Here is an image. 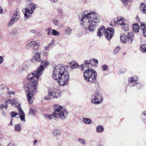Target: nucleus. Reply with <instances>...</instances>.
I'll return each instance as SVG.
<instances>
[{
    "mask_svg": "<svg viewBox=\"0 0 146 146\" xmlns=\"http://www.w3.org/2000/svg\"><path fill=\"white\" fill-rule=\"evenodd\" d=\"M49 62L45 60H43L41 62L40 66L37 68V70L31 73L27 77V78L31 81L28 86L27 91L28 100L30 104L33 103V94L35 93L37 91L36 87L39 77L41 75L45 67L48 66Z\"/></svg>",
    "mask_w": 146,
    "mask_h": 146,
    "instance_id": "f257e3e1",
    "label": "nucleus"
},
{
    "mask_svg": "<svg viewBox=\"0 0 146 146\" xmlns=\"http://www.w3.org/2000/svg\"><path fill=\"white\" fill-rule=\"evenodd\" d=\"M80 20L83 23H81L82 25H84L83 23L87 21L89 23L88 27L85 28V32L89 34L94 32L97 27L98 26L100 20V16L98 13L94 12H91L88 13L87 11H85L80 13L78 15Z\"/></svg>",
    "mask_w": 146,
    "mask_h": 146,
    "instance_id": "f03ea898",
    "label": "nucleus"
},
{
    "mask_svg": "<svg viewBox=\"0 0 146 146\" xmlns=\"http://www.w3.org/2000/svg\"><path fill=\"white\" fill-rule=\"evenodd\" d=\"M52 77L60 86L66 85L68 83L69 74L62 65L57 64L53 68Z\"/></svg>",
    "mask_w": 146,
    "mask_h": 146,
    "instance_id": "7ed1b4c3",
    "label": "nucleus"
},
{
    "mask_svg": "<svg viewBox=\"0 0 146 146\" xmlns=\"http://www.w3.org/2000/svg\"><path fill=\"white\" fill-rule=\"evenodd\" d=\"M53 107L54 110L52 114L50 115L45 114V117L46 119H50L54 116L57 119L64 120L68 114L67 110L58 104L53 105Z\"/></svg>",
    "mask_w": 146,
    "mask_h": 146,
    "instance_id": "20e7f679",
    "label": "nucleus"
},
{
    "mask_svg": "<svg viewBox=\"0 0 146 146\" xmlns=\"http://www.w3.org/2000/svg\"><path fill=\"white\" fill-rule=\"evenodd\" d=\"M84 76L85 80L87 82L96 83L97 74L95 70L90 68L86 70L84 73Z\"/></svg>",
    "mask_w": 146,
    "mask_h": 146,
    "instance_id": "39448f33",
    "label": "nucleus"
},
{
    "mask_svg": "<svg viewBox=\"0 0 146 146\" xmlns=\"http://www.w3.org/2000/svg\"><path fill=\"white\" fill-rule=\"evenodd\" d=\"M114 33L113 29L110 28L106 30L105 27L104 26H102L99 29L97 35L98 36L100 37L104 33L106 38L109 40L114 35Z\"/></svg>",
    "mask_w": 146,
    "mask_h": 146,
    "instance_id": "423d86ee",
    "label": "nucleus"
},
{
    "mask_svg": "<svg viewBox=\"0 0 146 146\" xmlns=\"http://www.w3.org/2000/svg\"><path fill=\"white\" fill-rule=\"evenodd\" d=\"M11 104L13 106L17 108L18 111L19 112V116L21 120L25 122V114L21 108L19 104L17 102V99H14L11 100Z\"/></svg>",
    "mask_w": 146,
    "mask_h": 146,
    "instance_id": "0eeeda50",
    "label": "nucleus"
},
{
    "mask_svg": "<svg viewBox=\"0 0 146 146\" xmlns=\"http://www.w3.org/2000/svg\"><path fill=\"white\" fill-rule=\"evenodd\" d=\"M91 102L94 104H99L102 102L103 98L102 95L99 93L96 92L91 96Z\"/></svg>",
    "mask_w": 146,
    "mask_h": 146,
    "instance_id": "6e6552de",
    "label": "nucleus"
},
{
    "mask_svg": "<svg viewBox=\"0 0 146 146\" xmlns=\"http://www.w3.org/2000/svg\"><path fill=\"white\" fill-rule=\"evenodd\" d=\"M36 5L31 3L29 4V6L25 9L24 14L25 17L27 19V17L31 16L33 13L34 10L36 9Z\"/></svg>",
    "mask_w": 146,
    "mask_h": 146,
    "instance_id": "1a4fd4ad",
    "label": "nucleus"
},
{
    "mask_svg": "<svg viewBox=\"0 0 146 146\" xmlns=\"http://www.w3.org/2000/svg\"><path fill=\"white\" fill-rule=\"evenodd\" d=\"M48 95L55 98H57L61 96V94L60 92L56 89H51L49 90Z\"/></svg>",
    "mask_w": 146,
    "mask_h": 146,
    "instance_id": "9d476101",
    "label": "nucleus"
},
{
    "mask_svg": "<svg viewBox=\"0 0 146 146\" xmlns=\"http://www.w3.org/2000/svg\"><path fill=\"white\" fill-rule=\"evenodd\" d=\"M40 45V42H36L35 40H33L28 43L26 45L27 47H33L34 50H36L38 49Z\"/></svg>",
    "mask_w": 146,
    "mask_h": 146,
    "instance_id": "9b49d317",
    "label": "nucleus"
},
{
    "mask_svg": "<svg viewBox=\"0 0 146 146\" xmlns=\"http://www.w3.org/2000/svg\"><path fill=\"white\" fill-rule=\"evenodd\" d=\"M138 78L137 77L133 76L129 79V85L131 86H136L137 84Z\"/></svg>",
    "mask_w": 146,
    "mask_h": 146,
    "instance_id": "f8f14e48",
    "label": "nucleus"
},
{
    "mask_svg": "<svg viewBox=\"0 0 146 146\" xmlns=\"http://www.w3.org/2000/svg\"><path fill=\"white\" fill-rule=\"evenodd\" d=\"M128 37L127 40L129 43H131L133 40L134 37L133 36V33L132 32L128 33Z\"/></svg>",
    "mask_w": 146,
    "mask_h": 146,
    "instance_id": "ddd939ff",
    "label": "nucleus"
},
{
    "mask_svg": "<svg viewBox=\"0 0 146 146\" xmlns=\"http://www.w3.org/2000/svg\"><path fill=\"white\" fill-rule=\"evenodd\" d=\"M128 36L125 34L121 33L120 35V40L121 42L123 43H126L127 41Z\"/></svg>",
    "mask_w": 146,
    "mask_h": 146,
    "instance_id": "4468645a",
    "label": "nucleus"
},
{
    "mask_svg": "<svg viewBox=\"0 0 146 146\" xmlns=\"http://www.w3.org/2000/svg\"><path fill=\"white\" fill-rule=\"evenodd\" d=\"M84 63L83 64L81 65L80 67L82 70H84L85 68H88L90 64V62L88 60H86Z\"/></svg>",
    "mask_w": 146,
    "mask_h": 146,
    "instance_id": "2eb2a0df",
    "label": "nucleus"
},
{
    "mask_svg": "<svg viewBox=\"0 0 146 146\" xmlns=\"http://www.w3.org/2000/svg\"><path fill=\"white\" fill-rule=\"evenodd\" d=\"M20 18V15L19 13L16 11L13 14L12 18L15 21H17Z\"/></svg>",
    "mask_w": 146,
    "mask_h": 146,
    "instance_id": "dca6fc26",
    "label": "nucleus"
},
{
    "mask_svg": "<svg viewBox=\"0 0 146 146\" xmlns=\"http://www.w3.org/2000/svg\"><path fill=\"white\" fill-rule=\"evenodd\" d=\"M40 53L38 52L37 53H36L34 55L33 58H34L36 62H39L40 61Z\"/></svg>",
    "mask_w": 146,
    "mask_h": 146,
    "instance_id": "f3484780",
    "label": "nucleus"
},
{
    "mask_svg": "<svg viewBox=\"0 0 146 146\" xmlns=\"http://www.w3.org/2000/svg\"><path fill=\"white\" fill-rule=\"evenodd\" d=\"M140 8L141 11H142L144 13H146V5L145 4L141 3Z\"/></svg>",
    "mask_w": 146,
    "mask_h": 146,
    "instance_id": "a211bd4d",
    "label": "nucleus"
},
{
    "mask_svg": "<svg viewBox=\"0 0 146 146\" xmlns=\"http://www.w3.org/2000/svg\"><path fill=\"white\" fill-rule=\"evenodd\" d=\"M132 28L133 31L135 32H137L139 31V27L137 23H135L133 25Z\"/></svg>",
    "mask_w": 146,
    "mask_h": 146,
    "instance_id": "6ab92c4d",
    "label": "nucleus"
},
{
    "mask_svg": "<svg viewBox=\"0 0 146 146\" xmlns=\"http://www.w3.org/2000/svg\"><path fill=\"white\" fill-rule=\"evenodd\" d=\"M140 26L141 29L143 30L144 35L145 37H146V27L145 26V24L141 23Z\"/></svg>",
    "mask_w": 146,
    "mask_h": 146,
    "instance_id": "aec40b11",
    "label": "nucleus"
},
{
    "mask_svg": "<svg viewBox=\"0 0 146 146\" xmlns=\"http://www.w3.org/2000/svg\"><path fill=\"white\" fill-rule=\"evenodd\" d=\"M70 67L72 68H76L79 66L78 64H77V62L73 61H72L70 63Z\"/></svg>",
    "mask_w": 146,
    "mask_h": 146,
    "instance_id": "412c9836",
    "label": "nucleus"
},
{
    "mask_svg": "<svg viewBox=\"0 0 146 146\" xmlns=\"http://www.w3.org/2000/svg\"><path fill=\"white\" fill-rule=\"evenodd\" d=\"M15 130L17 132H19L21 130V127L20 124H16L14 126Z\"/></svg>",
    "mask_w": 146,
    "mask_h": 146,
    "instance_id": "4be33fe9",
    "label": "nucleus"
},
{
    "mask_svg": "<svg viewBox=\"0 0 146 146\" xmlns=\"http://www.w3.org/2000/svg\"><path fill=\"white\" fill-rule=\"evenodd\" d=\"M29 66L27 65L23 64L21 68L20 69V72H23L24 71H26L29 68Z\"/></svg>",
    "mask_w": 146,
    "mask_h": 146,
    "instance_id": "5701e85b",
    "label": "nucleus"
},
{
    "mask_svg": "<svg viewBox=\"0 0 146 146\" xmlns=\"http://www.w3.org/2000/svg\"><path fill=\"white\" fill-rule=\"evenodd\" d=\"M104 128L102 125H99L97 127L96 131L99 133H101L103 131Z\"/></svg>",
    "mask_w": 146,
    "mask_h": 146,
    "instance_id": "b1692460",
    "label": "nucleus"
},
{
    "mask_svg": "<svg viewBox=\"0 0 146 146\" xmlns=\"http://www.w3.org/2000/svg\"><path fill=\"white\" fill-rule=\"evenodd\" d=\"M60 131L58 129L55 130L53 131V134L56 136H58L60 135Z\"/></svg>",
    "mask_w": 146,
    "mask_h": 146,
    "instance_id": "393cba45",
    "label": "nucleus"
},
{
    "mask_svg": "<svg viewBox=\"0 0 146 146\" xmlns=\"http://www.w3.org/2000/svg\"><path fill=\"white\" fill-rule=\"evenodd\" d=\"M121 27L122 29H123L125 31H127L128 30L129 27L128 25L125 23H124V24L122 25Z\"/></svg>",
    "mask_w": 146,
    "mask_h": 146,
    "instance_id": "a878e982",
    "label": "nucleus"
},
{
    "mask_svg": "<svg viewBox=\"0 0 146 146\" xmlns=\"http://www.w3.org/2000/svg\"><path fill=\"white\" fill-rule=\"evenodd\" d=\"M83 121L86 123L90 124L92 123V121L90 119L85 118L83 119Z\"/></svg>",
    "mask_w": 146,
    "mask_h": 146,
    "instance_id": "bb28decb",
    "label": "nucleus"
},
{
    "mask_svg": "<svg viewBox=\"0 0 146 146\" xmlns=\"http://www.w3.org/2000/svg\"><path fill=\"white\" fill-rule=\"evenodd\" d=\"M140 48L142 52L146 53V44H143L141 45Z\"/></svg>",
    "mask_w": 146,
    "mask_h": 146,
    "instance_id": "cd10ccee",
    "label": "nucleus"
},
{
    "mask_svg": "<svg viewBox=\"0 0 146 146\" xmlns=\"http://www.w3.org/2000/svg\"><path fill=\"white\" fill-rule=\"evenodd\" d=\"M36 114V111L30 108L28 113L29 115H35Z\"/></svg>",
    "mask_w": 146,
    "mask_h": 146,
    "instance_id": "c85d7f7f",
    "label": "nucleus"
},
{
    "mask_svg": "<svg viewBox=\"0 0 146 146\" xmlns=\"http://www.w3.org/2000/svg\"><path fill=\"white\" fill-rule=\"evenodd\" d=\"M52 34L53 35L55 36H58L60 34V33L58 31L54 29L52 30Z\"/></svg>",
    "mask_w": 146,
    "mask_h": 146,
    "instance_id": "c756f323",
    "label": "nucleus"
},
{
    "mask_svg": "<svg viewBox=\"0 0 146 146\" xmlns=\"http://www.w3.org/2000/svg\"><path fill=\"white\" fill-rule=\"evenodd\" d=\"M65 31L67 35H70L71 33L72 30L70 28L68 27L66 29Z\"/></svg>",
    "mask_w": 146,
    "mask_h": 146,
    "instance_id": "7c9ffc66",
    "label": "nucleus"
},
{
    "mask_svg": "<svg viewBox=\"0 0 146 146\" xmlns=\"http://www.w3.org/2000/svg\"><path fill=\"white\" fill-rule=\"evenodd\" d=\"M52 22L54 25L55 26H58L60 24L59 21L57 19H55L53 20Z\"/></svg>",
    "mask_w": 146,
    "mask_h": 146,
    "instance_id": "2f4dec72",
    "label": "nucleus"
},
{
    "mask_svg": "<svg viewBox=\"0 0 146 146\" xmlns=\"http://www.w3.org/2000/svg\"><path fill=\"white\" fill-rule=\"evenodd\" d=\"M16 22V21H15V20H14L13 19L11 18V19L10 20V21L9 22V23L8 24L7 27H10V26L12 25L14 23Z\"/></svg>",
    "mask_w": 146,
    "mask_h": 146,
    "instance_id": "473e14b6",
    "label": "nucleus"
},
{
    "mask_svg": "<svg viewBox=\"0 0 146 146\" xmlns=\"http://www.w3.org/2000/svg\"><path fill=\"white\" fill-rule=\"evenodd\" d=\"M78 141L80 143L84 145H85L86 144V141L84 139L82 138H79L78 139Z\"/></svg>",
    "mask_w": 146,
    "mask_h": 146,
    "instance_id": "72a5a7b5",
    "label": "nucleus"
},
{
    "mask_svg": "<svg viewBox=\"0 0 146 146\" xmlns=\"http://www.w3.org/2000/svg\"><path fill=\"white\" fill-rule=\"evenodd\" d=\"M52 30V29L51 27H49L48 29H46L45 31L47 32V35L50 36L51 35V31Z\"/></svg>",
    "mask_w": 146,
    "mask_h": 146,
    "instance_id": "f704fd0d",
    "label": "nucleus"
},
{
    "mask_svg": "<svg viewBox=\"0 0 146 146\" xmlns=\"http://www.w3.org/2000/svg\"><path fill=\"white\" fill-rule=\"evenodd\" d=\"M89 61L90 62V64H91V65L92 64V63L93 62H94V63L95 64H98V60H96L94 58H92Z\"/></svg>",
    "mask_w": 146,
    "mask_h": 146,
    "instance_id": "c9c22d12",
    "label": "nucleus"
},
{
    "mask_svg": "<svg viewBox=\"0 0 146 146\" xmlns=\"http://www.w3.org/2000/svg\"><path fill=\"white\" fill-rule=\"evenodd\" d=\"M10 114L12 118L15 117L16 115H18L19 114V113L15 111H11L10 112Z\"/></svg>",
    "mask_w": 146,
    "mask_h": 146,
    "instance_id": "e433bc0d",
    "label": "nucleus"
},
{
    "mask_svg": "<svg viewBox=\"0 0 146 146\" xmlns=\"http://www.w3.org/2000/svg\"><path fill=\"white\" fill-rule=\"evenodd\" d=\"M124 23L123 22V20L121 18L120 19H118L117 21V23L118 24L121 25V26L122 25L124 24Z\"/></svg>",
    "mask_w": 146,
    "mask_h": 146,
    "instance_id": "4c0bfd02",
    "label": "nucleus"
},
{
    "mask_svg": "<svg viewBox=\"0 0 146 146\" xmlns=\"http://www.w3.org/2000/svg\"><path fill=\"white\" fill-rule=\"evenodd\" d=\"M7 108V105H4L3 104H1L0 106V108L1 110H3L5 108Z\"/></svg>",
    "mask_w": 146,
    "mask_h": 146,
    "instance_id": "58836bf2",
    "label": "nucleus"
},
{
    "mask_svg": "<svg viewBox=\"0 0 146 146\" xmlns=\"http://www.w3.org/2000/svg\"><path fill=\"white\" fill-rule=\"evenodd\" d=\"M108 68V66L106 65H103L102 66V68L103 70L106 71Z\"/></svg>",
    "mask_w": 146,
    "mask_h": 146,
    "instance_id": "ea45409f",
    "label": "nucleus"
},
{
    "mask_svg": "<svg viewBox=\"0 0 146 146\" xmlns=\"http://www.w3.org/2000/svg\"><path fill=\"white\" fill-rule=\"evenodd\" d=\"M17 33V30L16 29H14L11 31V33L14 35H16Z\"/></svg>",
    "mask_w": 146,
    "mask_h": 146,
    "instance_id": "a19ab883",
    "label": "nucleus"
},
{
    "mask_svg": "<svg viewBox=\"0 0 146 146\" xmlns=\"http://www.w3.org/2000/svg\"><path fill=\"white\" fill-rule=\"evenodd\" d=\"M126 71V69L124 68H122L120 69L119 72L120 73H124Z\"/></svg>",
    "mask_w": 146,
    "mask_h": 146,
    "instance_id": "79ce46f5",
    "label": "nucleus"
},
{
    "mask_svg": "<svg viewBox=\"0 0 146 146\" xmlns=\"http://www.w3.org/2000/svg\"><path fill=\"white\" fill-rule=\"evenodd\" d=\"M11 99H9L7 100L5 103V104L7 105V106H8V104L9 103H10L11 104Z\"/></svg>",
    "mask_w": 146,
    "mask_h": 146,
    "instance_id": "37998d69",
    "label": "nucleus"
},
{
    "mask_svg": "<svg viewBox=\"0 0 146 146\" xmlns=\"http://www.w3.org/2000/svg\"><path fill=\"white\" fill-rule=\"evenodd\" d=\"M51 45H50V44H48V45L47 46H46L45 49H44V50H49V48H50V46Z\"/></svg>",
    "mask_w": 146,
    "mask_h": 146,
    "instance_id": "c03bdc74",
    "label": "nucleus"
},
{
    "mask_svg": "<svg viewBox=\"0 0 146 146\" xmlns=\"http://www.w3.org/2000/svg\"><path fill=\"white\" fill-rule=\"evenodd\" d=\"M129 0H121L125 5H127L129 2Z\"/></svg>",
    "mask_w": 146,
    "mask_h": 146,
    "instance_id": "a18cd8bd",
    "label": "nucleus"
},
{
    "mask_svg": "<svg viewBox=\"0 0 146 146\" xmlns=\"http://www.w3.org/2000/svg\"><path fill=\"white\" fill-rule=\"evenodd\" d=\"M58 11L60 13H62L63 12L62 9L61 8H58L57 9Z\"/></svg>",
    "mask_w": 146,
    "mask_h": 146,
    "instance_id": "49530a36",
    "label": "nucleus"
},
{
    "mask_svg": "<svg viewBox=\"0 0 146 146\" xmlns=\"http://www.w3.org/2000/svg\"><path fill=\"white\" fill-rule=\"evenodd\" d=\"M136 86H137V88L138 89L140 88L142 86L140 83H138V82H137V84H136Z\"/></svg>",
    "mask_w": 146,
    "mask_h": 146,
    "instance_id": "de8ad7c7",
    "label": "nucleus"
},
{
    "mask_svg": "<svg viewBox=\"0 0 146 146\" xmlns=\"http://www.w3.org/2000/svg\"><path fill=\"white\" fill-rule=\"evenodd\" d=\"M3 58L2 56H0V64L2 63L3 61Z\"/></svg>",
    "mask_w": 146,
    "mask_h": 146,
    "instance_id": "09e8293b",
    "label": "nucleus"
},
{
    "mask_svg": "<svg viewBox=\"0 0 146 146\" xmlns=\"http://www.w3.org/2000/svg\"><path fill=\"white\" fill-rule=\"evenodd\" d=\"M116 22H115V21H111L110 24V25L111 26H114V24H115V23Z\"/></svg>",
    "mask_w": 146,
    "mask_h": 146,
    "instance_id": "8fccbe9b",
    "label": "nucleus"
},
{
    "mask_svg": "<svg viewBox=\"0 0 146 146\" xmlns=\"http://www.w3.org/2000/svg\"><path fill=\"white\" fill-rule=\"evenodd\" d=\"M30 32L33 34H35L37 33L36 31L35 30H30Z\"/></svg>",
    "mask_w": 146,
    "mask_h": 146,
    "instance_id": "3c124183",
    "label": "nucleus"
},
{
    "mask_svg": "<svg viewBox=\"0 0 146 146\" xmlns=\"http://www.w3.org/2000/svg\"><path fill=\"white\" fill-rule=\"evenodd\" d=\"M7 146H15L13 143H10Z\"/></svg>",
    "mask_w": 146,
    "mask_h": 146,
    "instance_id": "603ef678",
    "label": "nucleus"
},
{
    "mask_svg": "<svg viewBox=\"0 0 146 146\" xmlns=\"http://www.w3.org/2000/svg\"><path fill=\"white\" fill-rule=\"evenodd\" d=\"M15 93V92L13 91H10L9 92V94H13L14 95Z\"/></svg>",
    "mask_w": 146,
    "mask_h": 146,
    "instance_id": "864d4df0",
    "label": "nucleus"
},
{
    "mask_svg": "<svg viewBox=\"0 0 146 146\" xmlns=\"http://www.w3.org/2000/svg\"><path fill=\"white\" fill-rule=\"evenodd\" d=\"M4 86L3 85H1L0 86V90H2L4 88Z\"/></svg>",
    "mask_w": 146,
    "mask_h": 146,
    "instance_id": "5fc2aeb1",
    "label": "nucleus"
},
{
    "mask_svg": "<svg viewBox=\"0 0 146 146\" xmlns=\"http://www.w3.org/2000/svg\"><path fill=\"white\" fill-rule=\"evenodd\" d=\"M120 49V47L119 46H118L116 48L115 50L117 51H118Z\"/></svg>",
    "mask_w": 146,
    "mask_h": 146,
    "instance_id": "6e6d98bb",
    "label": "nucleus"
},
{
    "mask_svg": "<svg viewBox=\"0 0 146 146\" xmlns=\"http://www.w3.org/2000/svg\"><path fill=\"white\" fill-rule=\"evenodd\" d=\"M55 42V40L54 39H53L52 40L51 42V43H50L49 44H50V45H51L52 44L54 43Z\"/></svg>",
    "mask_w": 146,
    "mask_h": 146,
    "instance_id": "4d7b16f0",
    "label": "nucleus"
},
{
    "mask_svg": "<svg viewBox=\"0 0 146 146\" xmlns=\"http://www.w3.org/2000/svg\"><path fill=\"white\" fill-rule=\"evenodd\" d=\"M51 1L54 3H56L58 2L57 0H50Z\"/></svg>",
    "mask_w": 146,
    "mask_h": 146,
    "instance_id": "13d9d810",
    "label": "nucleus"
},
{
    "mask_svg": "<svg viewBox=\"0 0 146 146\" xmlns=\"http://www.w3.org/2000/svg\"><path fill=\"white\" fill-rule=\"evenodd\" d=\"M2 115L3 116H6V113L4 111L2 112Z\"/></svg>",
    "mask_w": 146,
    "mask_h": 146,
    "instance_id": "bf43d9fd",
    "label": "nucleus"
},
{
    "mask_svg": "<svg viewBox=\"0 0 146 146\" xmlns=\"http://www.w3.org/2000/svg\"><path fill=\"white\" fill-rule=\"evenodd\" d=\"M3 11L1 7H0V13L2 14Z\"/></svg>",
    "mask_w": 146,
    "mask_h": 146,
    "instance_id": "052dcab7",
    "label": "nucleus"
},
{
    "mask_svg": "<svg viewBox=\"0 0 146 146\" xmlns=\"http://www.w3.org/2000/svg\"><path fill=\"white\" fill-rule=\"evenodd\" d=\"M38 142V141L36 140H35L34 141V145L36 144Z\"/></svg>",
    "mask_w": 146,
    "mask_h": 146,
    "instance_id": "680f3d73",
    "label": "nucleus"
},
{
    "mask_svg": "<svg viewBox=\"0 0 146 146\" xmlns=\"http://www.w3.org/2000/svg\"><path fill=\"white\" fill-rule=\"evenodd\" d=\"M142 114L144 115L145 116L146 115V111H143L142 112Z\"/></svg>",
    "mask_w": 146,
    "mask_h": 146,
    "instance_id": "e2e57ef3",
    "label": "nucleus"
},
{
    "mask_svg": "<svg viewBox=\"0 0 146 146\" xmlns=\"http://www.w3.org/2000/svg\"><path fill=\"white\" fill-rule=\"evenodd\" d=\"M118 52V51H117L116 50H115L114 52H113V53L114 54H116Z\"/></svg>",
    "mask_w": 146,
    "mask_h": 146,
    "instance_id": "0e129e2a",
    "label": "nucleus"
},
{
    "mask_svg": "<svg viewBox=\"0 0 146 146\" xmlns=\"http://www.w3.org/2000/svg\"><path fill=\"white\" fill-rule=\"evenodd\" d=\"M12 119H11V120L10 123L9 124V125H13L12 123Z\"/></svg>",
    "mask_w": 146,
    "mask_h": 146,
    "instance_id": "69168bd1",
    "label": "nucleus"
},
{
    "mask_svg": "<svg viewBox=\"0 0 146 146\" xmlns=\"http://www.w3.org/2000/svg\"><path fill=\"white\" fill-rule=\"evenodd\" d=\"M44 54L45 56H47L48 55V53H44Z\"/></svg>",
    "mask_w": 146,
    "mask_h": 146,
    "instance_id": "338daca9",
    "label": "nucleus"
},
{
    "mask_svg": "<svg viewBox=\"0 0 146 146\" xmlns=\"http://www.w3.org/2000/svg\"><path fill=\"white\" fill-rule=\"evenodd\" d=\"M99 146H103L102 145H99Z\"/></svg>",
    "mask_w": 146,
    "mask_h": 146,
    "instance_id": "774afa93",
    "label": "nucleus"
}]
</instances>
